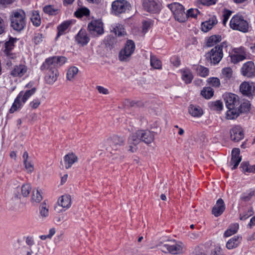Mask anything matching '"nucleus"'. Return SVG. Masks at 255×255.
<instances>
[{
  "mask_svg": "<svg viewBox=\"0 0 255 255\" xmlns=\"http://www.w3.org/2000/svg\"><path fill=\"white\" fill-rule=\"evenodd\" d=\"M217 22L218 21L216 17L215 16H213L208 20L202 22L201 24V29L205 32H208L211 29Z\"/></svg>",
  "mask_w": 255,
  "mask_h": 255,
  "instance_id": "nucleus-21",
  "label": "nucleus"
},
{
  "mask_svg": "<svg viewBox=\"0 0 255 255\" xmlns=\"http://www.w3.org/2000/svg\"><path fill=\"white\" fill-rule=\"evenodd\" d=\"M200 13L198 9L196 8H190L188 10L187 12L186 13L187 17H191L193 18H196L198 14Z\"/></svg>",
  "mask_w": 255,
  "mask_h": 255,
  "instance_id": "nucleus-53",
  "label": "nucleus"
},
{
  "mask_svg": "<svg viewBox=\"0 0 255 255\" xmlns=\"http://www.w3.org/2000/svg\"><path fill=\"white\" fill-rule=\"evenodd\" d=\"M71 23V21H65L62 23L57 27L58 34L57 36H59L64 34L65 31L68 29Z\"/></svg>",
  "mask_w": 255,
  "mask_h": 255,
  "instance_id": "nucleus-33",
  "label": "nucleus"
},
{
  "mask_svg": "<svg viewBox=\"0 0 255 255\" xmlns=\"http://www.w3.org/2000/svg\"><path fill=\"white\" fill-rule=\"evenodd\" d=\"M135 50V44L131 40L127 41L124 48L122 49L119 53V59L122 61H127Z\"/></svg>",
  "mask_w": 255,
  "mask_h": 255,
  "instance_id": "nucleus-10",
  "label": "nucleus"
},
{
  "mask_svg": "<svg viewBox=\"0 0 255 255\" xmlns=\"http://www.w3.org/2000/svg\"><path fill=\"white\" fill-rule=\"evenodd\" d=\"M221 40V37L219 35H212L207 40L206 45L208 47H212L215 45L217 42Z\"/></svg>",
  "mask_w": 255,
  "mask_h": 255,
  "instance_id": "nucleus-37",
  "label": "nucleus"
},
{
  "mask_svg": "<svg viewBox=\"0 0 255 255\" xmlns=\"http://www.w3.org/2000/svg\"><path fill=\"white\" fill-rule=\"evenodd\" d=\"M211 255H223L222 249L220 247H216L212 251Z\"/></svg>",
  "mask_w": 255,
  "mask_h": 255,
  "instance_id": "nucleus-57",
  "label": "nucleus"
},
{
  "mask_svg": "<svg viewBox=\"0 0 255 255\" xmlns=\"http://www.w3.org/2000/svg\"><path fill=\"white\" fill-rule=\"evenodd\" d=\"M40 103V100L38 99H34L30 102L29 106L32 109H35L39 107Z\"/></svg>",
  "mask_w": 255,
  "mask_h": 255,
  "instance_id": "nucleus-55",
  "label": "nucleus"
},
{
  "mask_svg": "<svg viewBox=\"0 0 255 255\" xmlns=\"http://www.w3.org/2000/svg\"><path fill=\"white\" fill-rule=\"evenodd\" d=\"M90 10L85 7H81L77 10L74 14L76 17L81 18L83 16H88L90 15Z\"/></svg>",
  "mask_w": 255,
  "mask_h": 255,
  "instance_id": "nucleus-35",
  "label": "nucleus"
},
{
  "mask_svg": "<svg viewBox=\"0 0 255 255\" xmlns=\"http://www.w3.org/2000/svg\"><path fill=\"white\" fill-rule=\"evenodd\" d=\"M89 38L86 32L84 30H80L76 37V41L82 46L86 45L89 41Z\"/></svg>",
  "mask_w": 255,
  "mask_h": 255,
  "instance_id": "nucleus-24",
  "label": "nucleus"
},
{
  "mask_svg": "<svg viewBox=\"0 0 255 255\" xmlns=\"http://www.w3.org/2000/svg\"><path fill=\"white\" fill-rule=\"evenodd\" d=\"M11 26L16 31H20L26 26V14L22 9L14 11L10 17Z\"/></svg>",
  "mask_w": 255,
  "mask_h": 255,
  "instance_id": "nucleus-3",
  "label": "nucleus"
},
{
  "mask_svg": "<svg viewBox=\"0 0 255 255\" xmlns=\"http://www.w3.org/2000/svg\"><path fill=\"white\" fill-rule=\"evenodd\" d=\"M191 255H208V254L204 248L197 247L191 253Z\"/></svg>",
  "mask_w": 255,
  "mask_h": 255,
  "instance_id": "nucleus-50",
  "label": "nucleus"
},
{
  "mask_svg": "<svg viewBox=\"0 0 255 255\" xmlns=\"http://www.w3.org/2000/svg\"><path fill=\"white\" fill-rule=\"evenodd\" d=\"M97 89L98 90L99 92L100 93H102L103 94H108V90L107 89H106L102 86H97Z\"/></svg>",
  "mask_w": 255,
  "mask_h": 255,
  "instance_id": "nucleus-62",
  "label": "nucleus"
},
{
  "mask_svg": "<svg viewBox=\"0 0 255 255\" xmlns=\"http://www.w3.org/2000/svg\"><path fill=\"white\" fill-rule=\"evenodd\" d=\"M58 205L64 208L68 209L71 205V196L69 195L62 196L58 201Z\"/></svg>",
  "mask_w": 255,
  "mask_h": 255,
  "instance_id": "nucleus-25",
  "label": "nucleus"
},
{
  "mask_svg": "<svg viewBox=\"0 0 255 255\" xmlns=\"http://www.w3.org/2000/svg\"><path fill=\"white\" fill-rule=\"evenodd\" d=\"M231 139L235 142H238L244 137V133L242 128L239 126H236L230 130Z\"/></svg>",
  "mask_w": 255,
  "mask_h": 255,
  "instance_id": "nucleus-17",
  "label": "nucleus"
},
{
  "mask_svg": "<svg viewBox=\"0 0 255 255\" xmlns=\"http://www.w3.org/2000/svg\"><path fill=\"white\" fill-rule=\"evenodd\" d=\"M24 164L27 172H31L33 171L34 169L33 165L30 162H28V161H25V162H24Z\"/></svg>",
  "mask_w": 255,
  "mask_h": 255,
  "instance_id": "nucleus-60",
  "label": "nucleus"
},
{
  "mask_svg": "<svg viewBox=\"0 0 255 255\" xmlns=\"http://www.w3.org/2000/svg\"><path fill=\"white\" fill-rule=\"evenodd\" d=\"M66 61V57L64 56H53L47 58L41 66V70H53L63 64Z\"/></svg>",
  "mask_w": 255,
  "mask_h": 255,
  "instance_id": "nucleus-4",
  "label": "nucleus"
},
{
  "mask_svg": "<svg viewBox=\"0 0 255 255\" xmlns=\"http://www.w3.org/2000/svg\"><path fill=\"white\" fill-rule=\"evenodd\" d=\"M16 40V39L10 38L9 40L6 42L4 44L5 49L4 50V53H6V52H10L11 49L14 47V43Z\"/></svg>",
  "mask_w": 255,
  "mask_h": 255,
  "instance_id": "nucleus-46",
  "label": "nucleus"
},
{
  "mask_svg": "<svg viewBox=\"0 0 255 255\" xmlns=\"http://www.w3.org/2000/svg\"><path fill=\"white\" fill-rule=\"evenodd\" d=\"M168 6L172 12L176 20L180 22H183L186 21L187 15L184 11V8L182 5L177 2H174L168 4Z\"/></svg>",
  "mask_w": 255,
  "mask_h": 255,
  "instance_id": "nucleus-8",
  "label": "nucleus"
},
{
  "mask_svg": "<svg viewBox=\"0 0 255 255\" xmlns=\"http://www.w3.org/2000/svg\"><path fill=\"white\" fill-rule=\"evenodd\" d=\"M49 206L45 201H44L40 206V216L43 218L47 217L49 215Z\"/></svg>",
  "mask_w": 255,
  "mask_h": 255,
  "instance_id": "nucleus-38",
  "label": "nucleus"
},
{
  "mask_svg": "<svg viewBox=\"0 0 255 255\" xmlns=\"http://www.w3.org/2000/svg\"><path fill=\"white\" fill-rule=\"evenodd\" d=\"M31 188L29 184H23L21 187V194L24 197L29 195Z\"/></svg>",
  "mask_w": 255,
  "mask_h": 255,
  "instance_id": "nucleus-52",
  "label": "nucleus"
},
{
  "mask_svg": "<svg viewBox=\"0 0 255 255\" xmlns=\"http://www.w3.org/2000/svg\"><path fill=\"white\" fill-rule=\"evenodd\" d=\"M202 96L207 99L211 98L214 94V91L210 87L204 88L201 93Z\"/></svg>",
  "mask_w": 255,
  "mask_h": 255,
  "instance_id": "nucleus-45",
  "label": "nucleus"
},
{
  "mask_svg": "<svg viewBox=\"0 0 255 255\" xmlns=\"http://www.w3.org/2000/svg\"><path fill=\"white\" fill-rule=\"evenodd\" d=\"M88 29L93 36H98L104 32L103 23L101 20H93L89 23Z\"/></svg>",
  "mask_w": 255,
  "mask_h": 255,
  "instance_id": "nucleus-11",
  "label": "nucleus"
},
{
  "mask_svg": "<svg viewBox=\"0 0 255 255\" xmlns=\"http://www.w3.org/2000/svg\"><path fill=\"white\" fill-rule=\"evenodd\" d=\"M124 144L123 138L114 135L108 138L104 142L106 149L110 153L114 151L119 150Z\"/></svg>",
  "mask_w": 255,
  "mask_h": 255,
  "instance_id": "nucleus-5",
  "label": "nucleus"
},
{
  "mask_svg": "<svg viewBox=\"0 0 255 255\" xmlns=\"http://www.w3.org/2000/svg\"><path fill=\"white\" fill-rule=\"evenodd\" d=\"M239 229V225L238 224H233L231 225L229 228L225 232L224 237H229L236 234Z\"/></svg>",
  "mask_w": 255,
  "mask_h": 255,
  "instance_id": "nucleus-30",
  "label": "nucleus"
},
{
  "mask_svg": "<svg viewBox=\"0 0 255 255\" xmlns=\"http://www.w3.org/2000/svg\"><path fill=\"white\" fill-rule=\"evenodd\" d=\"M150 66L154 69H160L162 68V63L156 56L150 55Z\"/></svg>",
  "mask_w": 255,
  "mask_h": 255,
  "instance_id": "nucleus-31",
  "label": "nucleus"
},
{
  "mask_svg": "<svg viewBox=\"0 0 255 255\" xmlns=\"http://www.w3.org/2000/svg\"><path fill=\"white\" fill-rule=\"evenodd\" d=\"M111 12L113 14L119 16L129 11L130 4L126 0H116L112 3Z\"/></svg>",
  "mask_w": 255,
  "mask_h": 255,
  "instance_id": "nucleus-6",
  "label": "nucleus"
},
{
  "mask_svg": "<svg viewBox=\"0 0 255 255\" xmlns=\"http://www.w3.org/2000/svg\"><path fill=\"white\" fill-rule=\"evenodd\" d=\"M154 138V134L148 130H140L131 135L128 140V151L134 152L136 150V145L143 141L146 144L151 143Z\"/></svg>",
  "mask_w": 255,
  "mask_h": 255,
  "instance_id": "nucleus-1",
  "label": "nucleus"
},
{
  "mask_svg": "<svg viewBox=\"0 0 255 255\" xmlns=\"http://www.w3.org/2000/svg\"><path fill=\"white\" fill-rule=\"evenodd\" d=\"M246 58V54L244 52L241 54L235 53L230 56L231 61L234 64L244 60Z\"/></svg>",
  "mask_w": 255,
  "mask_h": 255,
  "instance_id": "nucleus-32",
  "label": "nucleus"
},
{
  "mask_svg": "<svg viewBox=\"0 0 255 255\" xmlns=\"http://www.w3.org/2000/svg\"><path fill=\"white\" fill-rule=\"evenodd\" d=\"M207 82L210 86L214 87H218L220 85V81L219 78L211 77L208 79Z\"/></svg>",
  "mask_w": 255,
  "mask_h": 255,
  "instance_id": "nucleus-51",
  "label": "nucleus"
},
{
  "mask_svg": "<svg viewBox=\"0 0 255 255\" xmlns=\"http://www.w3.org/2000/svg\"><path fill=\"white\" fill-rule=\"evenodd\" d=\"M189 113L193 117H199L203 115L202 109L198 106L191 105L188 108Z\"/></svg>",
  "mask_w": 255,
  "mask_h": 255,
  "instance_id": "nucleus-27",
  "label": "nucleus"
},
{
  "mask_svg": "<svg viewBox=\"0 0 255 255\" xmlns=\"http://www.w3.org/2000/svg\"><path fill=\"white\" fill-rule=\"evenodd\" d=\"M239 110L235 108L232 109H228L226 113V118L228 120H233L237 118L240 115Z\"/></svg>",
  "mask_w": 255,
  "mask_h": 255,
  "instance_id": "nucleus-34",
  "label": "nucleus"
},
{
  "mask_svg": "<svg viewBox=\"0 0 255 255\" xmlns=\"http://www.w3.org/2000/svg\"><path fill=\"white\" fill-rule=\"evenodd\" d=\"M182 79L186 84L190 83L193 78V75L191 72L188 70L186 69L181 71Z\"/></svg>",
  "mask_w": 255,
  "mask_h": 255,
  "instance_id": "nucleus-29",
  "label": "nucleus"
},
{
  "mask_svg": "<svg viewBox=\"0 0 255 255\" xmlns=\"http://www.w3.org/2000/svg\"><path fill=\"white\" fill-rule=\"evenodd\" d=\"M116 35L121 36L126 34V32L124 30V28L122 25L118 24L115 26L112 30Z\"/></svg>",
  "mask_w": 255,
  "mask_h": 255,
  "instance_id": "nucleus-43",
  "label": "nucleus"
},
{
  "mask_svg": "<svg viewBox=\"0 0 255 255\" xmlns=\"http://www.w3.org/2000/svg\"><path fill=\"white\" fill-rule=\"evenodd\" d=\"M150 22L149 21H144L142 23V32L145 33L148 30L150 27Z\"/></svg>",
  "mask_w": 255,
  "mask_h": 255,
  "instance_id": "nucleus-59",
  "label": "nucleus"
},
{
  "mask_svg": "<svg viewBox=\"0 0 255 255\" xmlns=\"http://www.w3.org/2000/svg\"><path fill=\"white\" fill-rule=\"evenodd\" d=\"M27 71V66L23 64L15 65L11 69L10 74L13 77H21Z\"/></svg>",
  "mask_w": 255,
  "mask_h": 255,
  "instance_id": "nucleus-16",
  "label": "nucleus"
},
{
  "mask_svg": "<svg viewBox=\"0 0 255 255\" xmlns=\"http://www.w3.org/2000/svg\"><path fill=\"white\" fill-rule=\"evenodd\" d=\"M225 209L224 202L220 198L217 201L216 205L213 207L212 212L215 217H218L224 212Z\"/></svg>",
  "mask_w": 255,
  "mask_h": 255,
  "instance_id": "nucleus-20",
  "label": "nucleus"
},
{
  "mask_svg": "<svg viewBox=\"0 0 255 255\" xmlns=\"http://www.w3.org/2000/svg\"><path fill=\"white\" fill-rule=\"evenodd\" d=\"M22 102L20 99L19 96H17L16 98L15 99L12 106L9 109V113H13L14 112L16 111L19 108H20L22 105Z\"/></svg>",
  "mask_w": 255,
  "mask_h": 255,
  "instance_id": "nucleus-36",
  "label": "nucleus"
},
{
  "mask_svg": "<svg viewBox=\"0 0 255 255\" xmlns=\"http://www.w3.org/2000/svg\"><path fill=\"white\" fill-rule=\"evenodd\" d=\"M36 88H33L30 90H27L25 92L21 91L17 96L20 97V99L23 103H24L27 99L35 93Z\"/></svg>",
  "mask_w": 255,
  "mask_h": 255,
  "instance_id": "nucleus-28",
  "label": "nucleus"
},
{
  "mask_svg": "<svg viewBox=\"0 0 255 255\" xmlns=\"http://www.w3.org/2000/svg\"><path fill=\"white\" fill-rule=\"evenodd\" d=\"M142 5L149 12L156 13L160 9L159 3L155 0H142Z\"/></svg>",
  "mask_w": 255,
  "mask_h": 255,
  "instance_id": "nucleus-13",
  "label": "nucleus"
},
{
  "mask_svg": "<svg viewBox=\"0 0 255 255\" xmlns=\"http://www.w3.org/2000/svg\"><path fill=\"white\" fill-rule=\"evenodd\" d=\"M212 104L214 105V106L216 108V110L221 111L223 108V104L220 101H217L213 103Z\"/></svg>",
  "mask_w": 255,
  "mask_h": 255,
  "instance_id": "nucleus-61",
  "label": "nucleus"
},
{
  "mask_svg": "<svg viewBox=\"0 0 255 255\" xmlns=\"http://www.w3.org/2000/svg\"><path fill=\"white\" fill-rule=\"evenodd\" d=\"M42 199V196L38 190H33L32 192V197H31V201L33 203H39Z\"/></svg>",
  "mask_w": 255,
  "mask_h": 255,
  "instance_id": "nucleus-39",
  "label": "nucleus"
},
{
  "mask_svg": "<svg viewBox=\"0 0 255 255\" xmlns=\"http://www.w3.org/2000/svg\"><path fill=\"white\" fill-rule=\"evenodd\" d=\"M242 74L248 77H252L255 76V66L252 61H248L245 63L241 69Z\"/></svg>",
  "mask_w": 255,
  "mask_h": 255,
  "instance_id": "nucleus-15",
  "label": "nucleus"
},
{
  "mask_svg": "<svg viewBox=\"0 0 255 255\" xmlns=\"http://www.w3.org/2000/svg\"><path fill=\"white\" fill-rule=\"evenodd\" d=\"M158 247L162 252L172 255L181 254L186 250L185 247L182 242L175 240L168 241L165 243H161L158 245Z\"/></svg>",
  "mask_w": 255,
  "mask_h": 255,
  "instance_id": "nucleus-2",
  "label": "nucleus"
},
{
  "mask_svg": "<svg viewBox=\"0 0 255 255\" xmlns=\"http://www.w3.org/2000/svg\"><path fill=\"white\" fill-rule=\"evenodd\" d=\"M43 35L40 33H36L35 34L33 38V41L35 44H38L41 43L43 40Z\"/></svg>",
  "mask_w": 255,
  "mask_h": 255,
  "instance_id": "nucleus-54",
  "label": "nucleus"
},
{
  "mask_svg": "<svg viewBox=\"0 0 255 255\" xmlns=\"http://www.w3.org/2000/svg\"><path fill=\"white\" fill-rule=\"evenodd\" d=\"M240 168L243 171L248 172H254L255 171V165H250L248 162H243L241 163Z\"/></svg>",
  "mask_w": 255,
  "mask_h": 255,
  "instance_id": "nucleus-44",
  "label": "nucleus"
},
{
  "mask_svg": "<svg viewBox=\"0 0 255 255\" xmlns=\"http://www.w3.org/2000/svg\"><path fill=\"white\" fill-rule=\"evenodd\" d=\"M231 14V12L230 11H227L223 15L224 19H223V23L225 24L226 22L228 21L229 16Z\"/></svg>",
  "mask_w": 255,
  "mask_h": 255,
  "instance_id": "nucleus-63",
  "label": "nucleus"
},
{
  "mask_svg": "<svg viewBox=\"0 0 255 255\" xmlns=\"http://www.w3.org/2000/svg\"><path fill=\"white\" fill-rule=\"evenodd\" d=\"M242 240V238L240 236H234L230 239L226 244V247L229 250H232L237 248Z\"/></svg>",
  "mask_w": 255,
  "mask_h": 255,
  "instance_id": "nucleus-26",
  "label": "nucleus"
},
{
  "mask_svg": "<svg viewBox=\"0 0 255 255\" xmlns=\"http://www.w3.org/2000/svg\"><path fill=\"white\" fill-rule=\"evenodd\" d=\"M241 92L245 95H250L255 92V87L253 83L243 82L240 87Z\"/></svg>",
  "mask_w": 255,
  "mask_h": 255,
  "instance_id": "nucleus-18",
  "label": "nucleus"
},
{
  "mask_svg": "<svg viewBox=\"0 0 255 255\" xmlns=\"http://www.w3.org/2000/svg\"><path fill=\"white\" fill-rule=\"evenodd\" d=\"M223 45H218L213 48L210 52L206 54V58L211 63L217 64L220 62L223 56Z\"/></svg>",
  "mask_w": 255,
  "mask_h": 255,
  "instance_id": "nucleus-9",
  "label": "nucleus"
},
{
  "mask_svg": "<svg viewBox=\"0 0 255 255\" xmlns=\"http://www.w3.org/2000/svg\"><path fill=\"white\" fill-rule=\"evenodd\" d=\"M65 166L66 169L70 168L72 165L77 162L78 157L73 152L69 153L64 157Z\"/></svg>",
  "mask_w": 255,
  "mask_h": 255,
  "instance_id": "nucleus-22",
  "label": "nucleus"
},
{
  "mask_svg": "<svg viewBox=\"0 0 255 255\" xmlns=\"http://www.w3.org/2000/svg\"><path fill=\"white\" fill-rule=\"evenodd\" d=\"M43 11L49 15H56L59 12L58 8H55L51 5H47L43 8Z\"/></svg>",
  "mask_w": 255,
  "mask_h": 255,
  "instance_id": "nucleus-40",
  "label": "nucleus"
},
{
  "mask_svg": "<svg viewBox=\"0 0 255 255\" xmlns=\"http://www.w3.org/2000/svg\"><path fill=\"white\" fill-rule=\"evenodd\" d=\"M222 76L225 80H230L233 75V71L230 67L225 68L222 69Z\"/></svg>",
  "mask_w": 255,
  "mask_h": 255,
  "instance_id": "nucleus-48",
  "label": "nucleus"
},
{
  "mask_svg": "<svg viewBox=\"0 0 255 255\" xmlns=\"http://www.w3.org/2000/svg\"><path fill=\"white\" fill-rule=\"evenodd\" d=\"M45 77V80L48 84H53L57 79L58 72L57 69L53 70H48Z\"/></svg>",
  "mask_w": 255,
  "mask_h": 255,
  "instance_id": "nucleus-23",
  "label": "nucleus"
},
{
  "mask_svg": "<svg viewBox=\"0 0 255 255\" xmlns=\"http://www.w3.org/2000/svg\"><path fill=\"white\" fill-rule=\"evenodd\" d=\"M230 25L233 29L237 30L243 32H246L249 29L247 21L244 17L239 14L234 15L230 20Z\"/></svg>",
  "mask_w": 255,
  "mask_h": 255,
  "instance_id": "nucleus-7",
  "label": "nucleus"
},
{
  "mask_svg": "<svg viewBox=\"0 0 255 255\" xmlns=\"http://www.w3.org/2000/svg\"><path fill=\"white\" fill-rule=\"evenodd\" d=\"M251 105L249 101H245L241 104L238 109L240 113H247L250 110Z\"/></svg>",
  "mask_w": 255,
  "mask_h": 255,
  "instance_id": "nucleus-49",
  "label": "nucleus"
},
{
  "mask_svg": "<svg viewBox=\"0 0 255 255\" xmlns=\"http://www.w3.org/2000/svg\"><path fill=\"white\" fill-rule=\"evenodd\" d=\"M255 195V191H252L248 193H246L243 195V196L242 197V198L243 200H244L245 201H248L252 198V197H253Z\"/></svg>",
  "mask_w": 255,
  "mask_h": 255,
  "instance_id": "nucleus-56",
  "label": "nucleus"
},
{
  "mask_svg": "<svg viewBox=\"0 0 255 255\" xmlns=\"http://www.w3.org/2000/svg\"><path fill=\"white\" fill-rule=\"evenodd\" d=\"M224 100L228 109H232L239 105L238 97L233 94H226L224 96Z\"/></svg>",
  "mask_w": 255,
  "mask_h": 255,
  "instance_id": "nucleus-14",
  "label": "nucleus"
},
{
  "mask_svg": "<svg viewBox=\"0 0 255 255\" xmlns=\"http://www.w3.org/2000/svg\"><path fill=\"white\" fill-rule=\"evenodd\" d=\"M7 57V63L6 65L8 66H11L15 62V60L16 59V55L14 53H11V52H6V53H4Z\"/></svg>",
  "mask_w": 255,
  "mask_h": 255,
  "instance_id": "nucleus-47",
  "label": "nucleus"
},
{
  "mask_svg": "<svg viewBox=\"0 0 255 255\" xmlns=\"http://www.w3.org/2000/svg\"><path fill=\"white\" fill-rule=\"evenodd\" d=\"M78 69L76 67H70L67 73V78L68 80H72L77 74Z\"/></svg>",
  "mask_w": 255,
  "mask_h": 255,
  "instance_id": "nucleus-41",
  "label": "nucleus"
},
{
  "mask_svg": "<svg viewBox=\"0 0 255 255\" xmlns=\"http://www.w3.org/2000/svg\"><path fill=\"white\" fill-rule=\"evenodd\" d=\"M28 16L32 24L35 27H39L41 23V18L39 11L32 10L29 12Z\"/></svg>",
  "mask_w": 255,
  "mask_h": 255,
  "instance_id": "nucleus-19",
  "label": "nucleus"
},
{
  "mask_svg": "<svg viewBox=\"0 0 255 255\" xmlns=\"http://www.w3.org/2000/svg\"><path fill=\"white\" fill-rule=\"evenodd\" d=\"M240 150L238 148L233 149L231 153V159L229 162V166L231 167L232 170H234L238 166L242 160V157L240 156Z\"/></svg>",
  "mask_w": 255,
  "mask_h": 255,
  "instance_id": "nucleus-12",
  "label": "nucleus"
},
{
  "mask_svg": "<svg viewBox=\"0 0 255 255\" xmlns=\"http://www.w3.org/2000/svg\"><path fill=\"white\" fill-rule=\"evenodd\" d=\"M217 0H198V2L207 5H211L216 3Z\"/></svg>",
  "mask_w": 255,
  "mask_h": 255,
  "instance_id": "nucleus-58",
  "label": "nucleus"
},
{
  "mask_svg": "<svg viewBox=\"0 0 255 255\" xmlns=\"http://www.w3.org/2000/svg\"><path fill=\"white\" fill-rule=\"evenodd\" d=\"M4 31V24L3 20L0 17V34Z\"/></svg>",
  "mask_w": 255,
  "mask_h": 255,
  "instance_id": "nucleus-64",
  "label": "nucleus"
},
{
  "mask_svg": "<svg viewBox=\"0 0 255 255\" xmlns=\"http://www.w3.org/2000/svg\"><path fill=\"white\" fill-rule=\"evenodd\" d=\"M196 71L199 76L203 77H207L209 73V69L201 65H199L197 67Z\"/></svg>",
  "mask_w": 255,
  "mask_h": 255,
  "instance_id": "nucleus-42",
  "label": "nucleus"
}]
</instances>
